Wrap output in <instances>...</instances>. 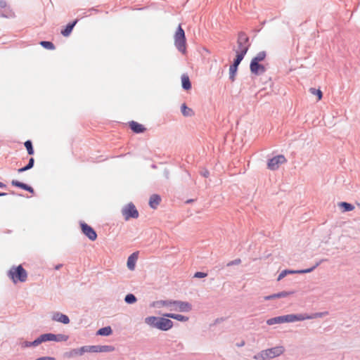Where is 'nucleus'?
<instances>
[{
    "mask_svg": "<svg viewBox=\"0 0 360 360\" xmlns=\"http://www.w3.org/2000/svg\"><path fill=\"white\" fill-rule=\"evenodd\" d=\"M122 214L124 217L125 220H128L131 218L136 219L139 217V212L132 202L128 203L122 208Z\"/></svg>",
    "mask_w": 360,
    "mask_h": 360,
    "instance_id": "obj_7",
    "label": "nucleus"
},
{
    "mask_svg": "<svg viewBox=\"0 0 360 360\" xmlns=\"http://www.w3.org/2000/svg\"><path fill=\"white\" fill-rule=\"evenodd\" d=\"M225 319H226L224 318V317L217 318V319H215L214 324L220 323L223 322L224 321H225Z\"/></svg>",
    "mask_w": 360,
    "mask_h": 360,
    "instance_id": "obj_49",
    "label": "nucleus"
},
{
    "mask_svg": "<svg viewBox=\"0 0 360 360\" xmlns=\"http://www.w3.org/2000/svg\"><path fill=\"white\" fill-rule=\"evenodd\" d=\"M63 266V264H58L57 265L55 266L54 269L56 270H59L61 267Z\"/></svg>",
    "mask_w": 360,
    "mask_h": 360,
    "instance_id": "obj_51",
    "label": "nucleus"
},
{
    "mask_svg": "<svg viewBox=\"0 0 360 360\" xmlns=\"http://www.w3.org/2000/svg\"><path fill=\"white\" fill-rule=\"evenodd\" d=\"M264 300H274V294L272 295H267V296H264L263 297Z\"/></svg>",
    "mask_w": 360,
    "mask_h": 360,
    "instance_id": "obj_50",
    "label": "nucleus"
},
{
    "mask_svg": "<svg viewBox=\"0 0 360 360\" xmlns=\"http://www.w3.org/2000/svg\"><path fill=\"white\" fill-rule=\"evenodd\" d=\"M0 188H6V185L2 182L0 181Z\"/></svg>",
    "mask_w": 360,
    "mask_h": 360,
    "instance_id": "obj_52",
    "label": "nucleus"
},
{
    "mask_svg": "<svg viewBox=\"0 0 360 360\" xmlns=\"http://www.w3.org/2000/svg\"><path fill=\"white\" fill-rule=\"evenodd\" d=\"M264 351L268 359L279 356L284 352L285 349L283 346H277L270 349H264Z\"/></svg>",
    "mask_w": 360,
    "mask_h": 360,
    "instance_id": "obj_13",
    "label": "nucleus"
},
{
    "mask_svg": "<svg viewBox=\"0 0 360 360\" xmlns=\"http://www.w3.org/2000/svg\"><path fill=\"white\" fill-rule=\"evenodd\" d=\"M266 56V53L264 51L259 52L250 61V63H259L263 61Z\"/></svg>",
    "mask_w": 360,
    "mask_h": 360,
    "instance_id": "obj_28",
    "label": "nucleus"
},
{
    "mask_svg": "<svg viewBox=\"0 0 360 360\" xmlns=\"http://www.w3.org/2000/svg\"><path fill=\"white\" fill-rule=\"evenodd\" d=\"M11 185L13 186L18 187V188H20L25 191H27L32 194L34 193V190L32 186H30V185H28L27 184L19 181L18 180H15V179L12 180Z\"/></svg>",
    "mask_w": 360,
    "mask_h": 360,
    "instance_id": "obj_17",
    "label": "nucleus"
},
{
    "mask_svg": "<svg viewBox=\"0 0 360 360\" xmlns=\"http://www.w3.org/2000/svg\"><path fill=\"white\" fill-rule=\"evenodd\" d=\"M29 169H30V168L28 167V165H26L25 167H21V168H19V169H18V173H22V172H25V171H27V170H29Z\"/></svg>",
    "mask_w": 360,
    "mask_h": 360,
    "instance_id": "obj_44",
    "label": "nucleus"
},
{
    "mask_svg": "<svg viewBox=\"0 0 360 360\" xmlns=\"http://www.w3.org/2000/svg\"><path fill=\"white\" fill-rule=\"evenodd\" d=\"M286 162V158L283 155H276L268 160L267 167L271 170H276L280 165Z\"/></svg>",
    "mask_w": 360,
    "mask_h": 360,
    "instance_id": "obj_10",
    "label": "nucleus"
},
{
    "mask_svg": "<svg viewBox=\"0 0 360 360\" xmlns=\"http://www.w3.org/2000/svg\"><path fill=\"white\" fill-rule=\"evenodd\" d=\"M191 201H192V200H188L187 202H191Z\"/></svg>",
    "mask_w": 360,
    "mask_h": 360,
    "instance_id": "obj_57",
    "label": "nucleus"
},
{
    "mask_svg": "<svg viewBox=\"0 0 360 360\" xmlns=\"http://www.w3.org/2000/svg\"><path fill=\"white\" fill-rule=\"evenodd\" d=\"M136 301V297L132 293L127 294L124 297V302L129 304H134Z\"/></svg>",
    "mask_w": 360,
    "mask_h": 360,
    "instance_id": "obj_30",
    "label": "nucleus"
},
{
    "mask_svg": "<svg viewBox=\"0 0 360 360\" xmlns=\"http://www.w3.org/2000/svg\"><path fill=\"white\" fill-rule=\"evenodd\" d=\"M68 335L64 334H56L55 342H65L68 340Z\"/></svg>",
    "mask_w": 360,
    "mask_h": 360,
    "instance_id": "obj_37",
    "label": "nucleus"
},
{
    "mask_svg": "<svg viewBox=\"0 0 360 360\" xmlns=\"http://www.w3.org/2000/svg\"><path fill=\"white\" fill-rule=\"evenodd\" d=\"M244 345H245V342H244V341H243L241 343L238 344V347H242V346H243Z\"/></svg>",
    "mask_w": 360,
    "mask_h": 360,
    "instance_id": "obj_54",
    "label": "nucleus"
},
{
    "mask_svg": "<svg viewBox=\"0 0 360 360\" xmlns=\"http://www.w3.org/2000/svg\"><path fill=\"white\" fill-rule=\"evenodd\" d=\"M181 86L184 90H190L192 87L191 82L188 75H183L181 77Z\"/></svg>",
    "mask_w": 360,
    "mask_h": 360,
    "instance_id": "obj_25",
    "label": "nucleus"
},
{
    "mask_svg": "<svg viewBox=\"0 0 360 360\" xmlns=\"http://www.w3.org/2000/svg\"><path fill=\"white\" fill-rule=\"evenodd\" d=\"M8 276L14 283L17 282H25L27 278V273L22 265L17 266H13L8 271Z\"/></svg>",
    "mask_w": 360,
    "mask_h": 360,
    "instance_id": "obj_4",
    "label": "nucleus"
},
{
    "mask_svg": "<svg viewBox=\"0 0 360 360\" xmlns=\"http://www.w3.org/2000/svg\"><path fill=\"white\" fill-rule=\"evenodd\" d=\"M88 352H110L115 350L112 345H87Z\"/></svg>",
    "mask_w": 360,
    "mask_h": 360,
    "instance_id": "obj_12",
    "label": "nucleus"
},
{
    "mask_svg": "<svg viewBox=\"0 0 360 360\" xmlns=\"http://www.w3.org/2000/svg\"><path fill=\"white\" fill-rule=\"evenodd\" d=\"M328 314V311L316 312V313L311 314V315H306V314H302V316L303 318L302 319V321H304L306 319H316V318H321Z\"/></svg>",
    "mask_w": 360,
    "mask_h": 360,
    "instance_id": "obj_24",
    "label": "nucleus"
},
{
    "mask_svg": "<svg viewBox=\"0 0 360 360\" xmlns=\"http://www.w3.org/2000/svg\"><path fill=\"white\" fill-rule=\"evenodd\" d=\"M174 45L181 53L185 54L186 53V38L185 32L181 25H179L174 34Z\"/></svg>",
    "mask_w": 360,
    "mask_h": 360,
    "instance_id": "obj_5",
    "label": "nucleus"
},
{
    "mask_svg": "<svg viewBox=\"0 0 360 360\" xmlns=\"http://www.w3.org/2000/svg\"><path fill=\"white\" fill-rule=\"evenodd\" d=\"M181 112L184 117H191L194 115L193 110L188 108L186 103L181 105Z\"/></svg>",
    "mask_w": 360,
    "mask_h": 360,
    "instance_id": "obj_27",
    "label": "nucleus"
},
{
    "mask_svg": "<svg viewBox=\"0 0 360 360\" xmlns=\"http://www.w3.org/2000/svg\"><path fill=\"white\" fill-rule=\"evenodd\" d=\"M237 45L238 48L237 51H243L245 49H247V51H248L250 44L249 43V37L245 32H240L238 33Z\"/></svg>",
    "mask_w": 360,
    "mask_h": 360,
    "instance_id": "obj_9",
    "label": "nucleus"
},
{
    "mask_svg": "<svg viewBox=\"0 0 360 360\" xmlns=\"http://www.w3.org/2000/svg\"><path fill=\"white\" fill-rule=\"evenodd\" d=\"M52 320L63 324H68L70 323L69 317L60 312H55L52 316Z\"/></svg>",
    "mask_w": 360,
    "mask_h": 360,
    "instance_id": "obj_19",
    "label": "nucleus"
},
{
    "mask_svg": "<svg viewBox=\"0 0 360 360\" xmlns=\"http://www.w3.org/2000/svg\"><path fill=\"white\" fill-rule=\"evenodd\" d=\"M207 276V274L202 271H197L194 274L193 277L197 278H205Z\"/></svg>",
    "mask_w": 360,
    "mask_h": 360,
    "instance_id": "obj_40",
    "label": "nucleus"
},
{
    "mask_svg": "<svg viewBox=\"0 0 360 360\" xmlns=\"http://www.w3.org/2000/svg\"><path fill=\"white\" fill-rule=\"evenodd\" d=\"M302 314H290L283 316H279L269 319L266 321V323L269 326H272L274 324H280L283 323H292L295 321H300L302 319Z\"/></svg>",
    "mask_w": 360,
    "mask_h": 360,
    "instance_id": "obj_3",
    "label": "nucleus"
},
{
    "mask_svg": "<svg viewBox=\"0 0 360 360\" xmlns=\"http://www.w3.org/2000/svg\"><path fill=\"white\" fill-rule=\"evenodd\" d=\"M184 348V346L183 343H181L180 342L174 341L172 343V349L174 352H180V351L183 350Z\"/></svg>",
    "mask_w": 360,
    "mask_h": 360,
    "instance_id": "obj_33",
    "label": "nucleus"
},
{
    "mask_svg": "<svg viewBox=\"0 0 360 360\" xmlns=\"http://www.w3.org/2000/svg\"><path fill=\"white\" fill-rule=\"evenodd\" d=\"M164 316L165 317H167L169 319H173L177 320L179 321H182V322H185L188 320V316H184L181 314H179L167 313V314H165Z\"/></svg>",
    "mask_w": 360,
    "mask_h": 360,
    "instance_id": "obj_22",
    "label": "nucleus"
},
{
    "mask_svg": "<svg viewBox=\"0 0 360 360\" xmlns=\"http://www.w3.org/2000/svg\"><path fill=\"white\" fill-rule=\"evenodd\" d=\"M24 145L27 150L28 155H33L34 153V148L32 146V142L30 140H27L25 142Z\"/></svg>",
    "mask_w": 360,
    "mask_h": 360,
    "instance_id": "obj_32",
    "label": "nucleus"
},
{
    "mask_svg": "<svg viewBox=\"0 0 360 360\" xmlns=\"http://www.w3.org/2000/svg\"><path fill=\"white\" fill-rule=\"evenodd\" d=\"M253 359H255V360H266L267 359V356H266V354L265 353V351L262 350L260 352L256 354L253 356Z\"/></svg>",
    "mask_w": 360,
    "mask_h": 360,
    "instance_id": "obj_35",
    "label": "nucleus"
},
{
    "mask_svg": "<svg viewBox=\"0 0 360 360\" xmlns=\"http://www.w3.org/2000/svg\"><path fill=\"white\" fill-rule=\"evenodd\" d=\"M246 53L247 49H245L243 51H236V58L233 59V63L230 65L229 68V79L231 81L233 82L235 80V77L238 70V65L243 60Z\"/></svg>",
    "mask_w": 360,
    "mask_h": 360,
    "instance_id": "obj_6",
    "label": "nucleus"
},
{
    "mask_svg": "<svg viewBox=\"0 0 360 360\" xmlns=\"http://www.w3.org/2000/svg\"><path fill=\"white\" fill-rule=\"evenodd\" d=\"M78 22V19H75L71 22H69L64 29H63L60 32L61 34L64 37H68L71 32H72V30L74 29L75 26Z\"/></svg>",
    "mask_w": 360,
    "mask_h": 360,
    "instance_id": "obj_20",
    "label": "nucleus"
},
{
    "mask_svg": "<svg viewBox=\"0 0 360 360\" xmlns=\"http://www.w3.org/2000/svg\"><path fill=\"white\" fill-rule=\"evenodd\" d=\"M292 293H293V292H291V291H289V292L282 291V292H279L278 293H274V299L283 298V297H288V295H292Z\"/></svg>",
    "mask_w": 360,
    "mask_h": 360,
    "instance_id": "obj_34",
    "label": "nucleus"
},
{
    "mask_svg": "<svg viewBox=\"0 0 360 360\" xmlns=\"http://www.w3.org/2000/svg\"><path fill=\"white\" fill-rule=\"evenodd\" d=\"M6 193L0 192V197L6 195Z\"/></svg>",
    "mask_w": 360,
    "mask_h": 360,
    "instance_id": "obj_53",
    "label": "nucleus"
},
{
    "mask_svg": "<svg viewBox=\"0 0 360 360\" xmlns=\"http://www.w3.org/2000/svg\"><path fill=\"white\" fill-rule=\"evenodd\" d=\"M241 263V259H236L233 261H231L227 263L226 266H233V265H238Z\"/></svg>",
    "mask_w": 360,
    "mask_h": 360,
    "instance_id": "obj_42",
    "label": "nucleus"
},
{
    "mask_svg": "<svg viewBox=\"0 0 360 360\" xmlns=\"http://www.w3.org/2000/svg\"><path fill=\"white\" fill-rule=\"evenodd\" d=\"M112 333V330L110 326H105L100 328L96 332L97 335L108 336Z\"/></svg>",
    "mask_w": 360,
    "mask_h": 360,
    "instance_id": "obj_26",
    "label": "nucleus"
},
{
    "mask_svg": "<svg viewBox=\"0 0 360 360\" xmlns=\"http://www.w3.org/2000/svg\"><path fill=\"white\" fill-rule=\"evenodd\" d=\"M169 174H170V173H169V169H165L164 172H163V175H164V176L165 177L166 179H169Z\"/></svg>",
    "mask_w": 360,
    "mask_h": 360,
    "instance_id": "obj_48",
    "label": "nucleus"
},
{
    "mask_svg": "<svg viewBox=\"0 0 360 360\" xmlns=\"http://www.w3.org/2000/svg\"><path fill=\"white\" fill-rule=\"evenodd\" d=\"M339 207L343 212H349L354 209V206L351 203L347 202H341L339 203Z\"/></svg>",
    "mask_w": 360,
    "mask_h": 360,
    "instance_id": "obj_29",
    "label": "nucleus"
},
{
    "mask_svg": "<svg viewBox=\"0 0 360 360\" xmlns=\"http://www.w3.org/2000/svg\"><path fill=\"white\" fill-rule=\"evenodd\" d=\"M13 15V13L7 3L4 0H0V16L4 18H11Z\"/></svg>",
    "mask_w": 360,
    "mask_h": 360,
    "instance_id": "obj_14",
    "label": "nucleus"
},
{
    "mask_svg": "<svg viewBox=\"0 0 360 360\" xmlns=\"http://www.w3.org/2000/svg\"><path fill=\"white\" fill-rule=\"evenodd\" d=\"M321 262H318L316 263L314 266H313L311 268H309V269H301V270H289V269H285L283 271H282L278 276V278H277V281H281L282 280L283 278H285L287 275L288 274H307V273H310L312 271H314L319 264H320Z\"/></svg>",
    "mask_w": 360,
    "mask_h": 360,
    "instance_id": "obj_8",
    "label": "nucleus"
},
{
    "mask_svg": "<svg viewBox=\"0 0 360 360\" xmlns=\"http://www.w3.org/2000/svg\"><path fill=\"white\" fill-rule=\"evenodd\" d=\"M309 91L314 94L316 95L318 97V100H321L323 97V93L320 89H316L315 88H310Z\"/></svg>",
    "mask_w": 360,
    "mask_h": 360,
    "instance_id": "obj_36",
    "label": "nucleus"
},
{
    "mask_svg": "<svg viewBox=\"0 0 360 360\" xmlns=\"http://www.w3.org/2000/svg\"><path fill=\"white\" fill-rule=\"evenodd\" d=\"M129 125L131 131L136 134H141L145 132L146 130V127L143 124L135 121L129 122Z\"/></svg>",
    "mask_w": 360,
    "mask_h": 360,
    "instance_id": "obj_18",
    "label": "nucleus"
},
{
    "mask_svg": "<svg viewBox=\"0 0 360 360\" xmlns=\"http://www.w3.org/2000/svg\"><path fill=\"white\" fill-rule=\"evenodd\" d=\"M29 169H30V168L28 167V165H26L25 167H21V168H19V169H18V173H22V172H25V171H27V170H29Z\"/></svg>",
    "mask_w": 360,
    "mask_h": 360,
    "instance_id": "obj_43",
    "label": "nucleus"
},
{
    "mask_svg": "<svg viewBox=\"0 0 360 360\" xmlns=\"http://www.w3.org/2000/svg\"><path fill=\"white\" fill-rule=\"evenodd\" d=\"M158 307H167L171 311H177L179 312H189L192 310V304L186 301L166 300H160L156 302Z\"/></svg>",
    "mask_w": 360,
    "mask_h": 360,
    "instance_id": "obj_2",
    "label": "nucleus"
},
{
    "mask_svg": "<svg viewBox=\"0 0 360 360\" xmlns=\"http://www.w3.org/2000/svg\"><path fill=\"white\" fill-rule=\"evenodd\" d=\"M27 165L30 169H32L34 165V159L33 158H30Z\"/></svg>",
    "mask_w": 360,
    "mask_h": 360,
    "instance_id": "obj_46",
    "label": "nucleus"
},
{
    "mask_svg": "<svg viewBox=\"0 0 360 360\" xmlns=\"http://www.w3.org/2000/svg\"><path fill=\"white\" fill-rule=\"evenodd\" d=\"M151 168L152 169H156L157 168V165H155V164H153V165H151Z\"/></svg>",
    "mask_w": 360,
    "mask_h": 360,
    "instance_id": "obj_55",
    "label": "nucleus"
},
{
    "mask_svg": "<svg viewBox=\"0 0 360 360\" xmlns=\"http://www.w3.org/2000/svg\"><path fill=\"white\" fill-rule=\"evenodd\" d=\"M44 342H46L45 333L41 335L39 337L34 340V343L36 344L37 347Z\"/></svg>",
    "mask_w": 360,
    "mask_h": 360,
    "instance_id": "obj_38",
    "label": "nucleus"
},
{
    "mask_svg": "<svg viewBox=\"0 0 360 360\" xmlns=\"http://www.w3.org/2000/svg\"><path fill=\"white\" fill-rule=\"evenodd\" d=\"M160 201H161V198L159 195L153 194L150 197L149 205L151 208L155 209L157 207V206L160 204Z\"/></svg>",
    "mask_w": 360,
    "mask_h": 360,
    "instance_id": "obj_23",
    "label": "nucleus"
},
{
    "mask_svg": "<svg viewBox=\"0 0 360 360\" xmlns=\"http://www.w3.org/2000/svg\"><path fill=\"white\" fill-rule=\"evenodd\" d=\"M86 352H88L87 345L83 346L80 348L72 349L70 352H65V356L72 358L76 356H82Z\"/></svg>",
    "mask_w": 360,
    "mask_h": 360,
    "instance_id": "obj_16",
    "label": "nucleus"
},
{
    "mask_svg": "<svg viewBox=\"0 0 360 360\" xmlns=\"http://www.w3.org/2000/svg\"><path fill=\"white\" fill-rule=\"evenodd\" d=\"M80 227L83 234L89 240L94 241L97 238V233L95 230L85 222H80Z\"/></svg>",
    "mask_w": 360,
    "mask_h": 360,
    "instance_id": "obj_11",
    "label": "nucleus"
},
{
    "mask_svg": "<svg viewBox=\"0 0 360 360\" xmlns=\"http://www.w3.org/2000/svg\"><path fill=\"white\" fill-rule=\"evenodd\" d=\"M11 193H12L13 195H15V193L14 191H12V192H11Z\"/></svg>",
    "mask_w": 360,
    "mask_h": 360,
    "instance_id": "obj_56",
    "label": "nucleus"
},
{
    "mask_svg": "<svg viewBox=\"0 0 360 360\" xmlns=\"http://www.w3.org/2000/svg\"><path fill=\"white\" fill-rule=\"evenodd\" d=\"M45 336H46V342H48V341H55L56 334L51 333H45Z\"/></svg>",
    "mask_w": 360,
    "mask_h": 360,
    "instance_id": "obj_41",
    "label": "nucleus"
},
{
    "mask_svg": "<svg viewBox=\"0 0 360 360\" xmlns=\"http://www.w3.org/2000/svg\"><path fill=\"white\" fill-rule=\"evenodd\" d=\"M138 259V252L132 253L127 259V265L129 270L135 269L136 262Z\"/></svg>",
    "mask_w": 360,
    "mask_h": 360,
    "instance_id": "obj_21",
    "label": "nucleus"
},
{
    "mask_svg": "<svg viewBox=\"0 0 360 360\" xmlns=\"http://www.w3.org/2000/svg\"><path fill=\"white\" fill-rule=\"evenodd\" d=\"M35 360H56V359L54 357H51V356H41V357L37 358Z\"/></svg>",
    "mask_w": 360,
    "mask_h": 360,
    "instance_id": "obj_47",
    "label": "nucleus"
},
{
    "mask_svg": "<svg viewBox=\"0 0 360 360\" xmlns=\"http://www.w3.org/2000/svg\"><path fill=\"white\" fill-rule=\"evenodd\" d=\"M200 174L202 176L207 178L210 175V172L207 170V169H202L201 172H200Z\"/></svg>",
    "mask_w": 360,
    "mask_h": 360,
    "instance_id": "obj_45",
    "label": "nucleus"
},
{
    "mask_svg": "<svg viewBox=\"0 0 360 360\" xmlns=\"http://www.w3.org/2000/svg\"><path fill=\"white\" fill-rule=\"evenodd\" d=\"M39 44L46 49L53 50L55 49V45L49 41H41Z\"/></svg>",
    "mask_w": 360,
    "mask_h": 360,
    "instance_id": "obj_31",
    "label": "nucleus"
},
{
    "mask_svg": "<svg viewBox=\"0 0 360 360\" xmlns=\"http://www.w3.org/2000/svg\"><path fill=\"white\" fill-rule=\"evenodd\" d=\"M250 70L251 73L255 75H260L266 71V67L264 65L261 64L260 63H250Z\"/></svg>",
    "mask_w": 360,
    "mask_h": 360,
    "instance_id": "obj_15",
    "label": "nucleus"
},
{
    "mask_svg": "<svg viewBox=\"0 0 360 360\" xmlns=\"http://www.w3.org/2000/svg\"><path fill=\"white\" fill-rule=\"evenodd\" d=\"M21 347L26 348V347H37L36 344L34 343V340L32 342L30 341H23L20 343Z\"/></svg>",
    "mask_w": 360,
    "mask_h": 360,
    "instance_id": "obj_39",
    "label": "nucleus"
},
{
    "mask_svg": "<svg viewBox=\"0 0 360 360\" xmlns=\"http://www.w3.org/2000/svg\"><path fill=\"white\" fill-rule=\"evenodd\" d=\"M145 323L148 325L150 327L153 328H157L162 331H167L170 330L173 326L174 323L169 318L160 316H150L145 318L144 319Z\"/></svg>",
    "mask_w": 360,
    "mask_h": 360,
    "instance_id": "obj_1",
    "label": "nucleus"
}]
</instances>
